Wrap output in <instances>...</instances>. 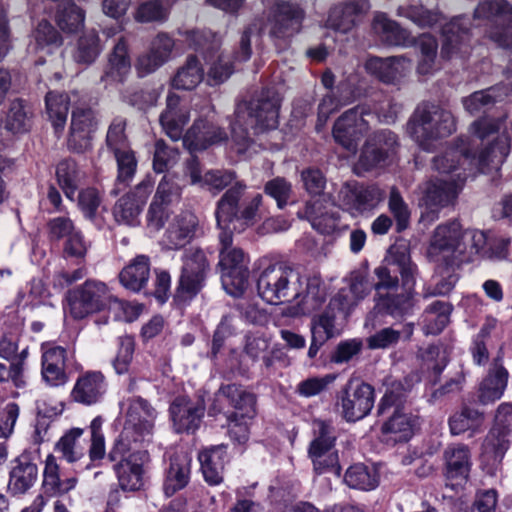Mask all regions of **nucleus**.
<instances>
[{
  "mask_svg": "<svg viewBox=\"0 0 512 512\" xmlns=\"http://www.w3.org/2000/svg\"><path fill=\"white\" fill-rule=\"evenodd\" d=\"M471 146L470 142L460 139L456 147L434 157L433 168L449 177L429 180L423 185L422 202L431 213V220L438 218L440 209L454 205L469 175L503 163L510 151V139L505 134L498 135L478 155L472 152Z\"/></svg>",
  "mask_w": 512,
  "mask_h": 512,
  "instance_id": "nucleus-1",
  "label": "nucleus"
},
{
  "mask_svg": "<svg viewBox=\"0 0 512 512\" xmlns=\"http://www.w3.org/2000/svg\"><path fill=\"white\" fill-rule=\"evenodd\" d=\"M244 186L238 184L221 196L216 203L215 218L222 232L219 235V263L223 287L228 293L241 292L248 279V268L242 249L234 247L233 232L241 233L253 226L260 216L262 195L253 196L250 201L240 207V198Z\"/></svg>",
  "mask_w": 512,
  "mask_h": 512,
  "instance_id": "nucleus-2",
  "label": "nucleus"
},
{
  "mask_svg": "<svg viewBox=\"0 0 512 512\" xmlns=\"http://www.w3.org/2000/svg\"><path fill=\"white\" fill-rule=\"evenodd\" d=\"M487 235L479 230H462L457 221L440 224L434 230L428 248V256L436 264L460 267L474 261Z\"/></svg>",
  "mask_w": 512,
  "mask_h": 512,
  "instance_id": "nucleus-3",
  "label": "nucleus"
},
{
  "mask_svg": "<svg viewBox=\"0 0 512 512\" xmlns=\"http://www.w3.org/2000/svg\"><path fill=\"white\" fill-rule=\"evenodd\" d=\"M279 99L270 91L250 101L237 103L234 120L231 123L232 137L238 144L245 145L251 134L274 129L278 125Z\"/></svg>",
  "mask_w": 512,
  "mask_h": 512,
  "instance_id": "nucleus-4",
  "label": "nucleus"
},
{
  "mask_svg": "<svg viewBox=\"0 0 512 512\" xmlns=\"http://www.w3.org/2000/svg\"><path fill=\"white\" fill-rule=\"evenodd\" d=\"M123 405L127 406L125 424L109 452L110 460H116L119 455L129 451L132 445H142L149 441L157 416L155 408L141 397L128 398Z\"/></svg>",
  "mask_w": 512,
  "mask_h": 512,
  "instance_id": "nucleus-5",
  "label": "nucleus"
},
{
  "mask_svg": "<svg viewBox=\"0 0 512 512\" xmlns=\"http://www.w3.org/2000/svg\"><path fill=\"white\" fill-rule=\"evenodd\" d=\"M455 130L451 112L432 103L419 104L407 123L408 134L424 149H429L433 141L447 137Z\"/></svg>",
  "mask_w": 512,
  "mask_h": 512,
  "instance_id": "nucleus-6",
  "label": "nucleus"
},
{
  "mask_svg": "<svg viewBox=\"0 0 512 512\" xmlns=\"http://www.w3.org/2000/svg\"><path fill=\"white\" fill-rule=\"evenodd\" d=\"M68 303L70 314L75 319H83L91 313L106 308L114 312L117 319L122 316L119 311L125 313L127 304L114 298L106 284L95 280H87L83 285L69 292Z\"/></svg>",
  "mask_w": 512,
  "mask_h": 512,
  "instance_id": "nucleus-7",
  "label": "nucleus"
},
{
  "mask_svg": "<svg viewBox=\"0 0 512 512\" xmlns=\"http://www.w3.org/2000/svg\"><path fill=\"white\" fill-rule=\"evenodd\" d=\"M257 290L259 296L269 304L290 303L301 296V276L290 267L274 265L260 274Z\"/></svg>",
  "mask_w": 512,
  "mask_h": 512,
  "instance_id": "nucleus-8",
  "label": "nucleus"
},
{
  "mask_svg": "<svg viewBox=\"0 0 512 512\" xmlns=\"http://www.w3.org/2000/svg\"><path fill=\"white\" fill-rule=\"evenodd\" d=\"M378 281L373 285L376 292L381 295L382 290H396L399 286L398 275L402 280V286L410 291L415 285L417 273L416 265L411 261L407 246H391L383 265L374 270Z\"/></svg>",
  "mask_w": 512,
  "mask_h": 512,
  "instance_id": "nucleus-9",
  "label": "nucleus"
},
{
  "mask_svg": "<svg viewBox=\"0 0 512 512\" xmlns=\"http://www.w3.org/2000/svg\"><path fill=\"white\" fill-rule=\"evenodd\" d=\"M314 426L315 438L311 441L308 449L314 472L319 475L332 473L340 476L341 466L338 451L335 448L334 428L322 420L315 421Z\"/></svg>",
  "mask_w": 512,
  "mask_h": 512,
  "instance_id": "nucleus-10",
  "label": "nucleus"
},
{
  "mask_svg": "<svg viewBox=\"0 0 512 512\" xmlns=\"http://www.w3.org/2000/svg\"><path fill=\"white\" fill-rule=\"evenodd\" d=\"M337 406L346 421L361 420L374 406V389L370 384L349 380L337 396Z\"/></svg>",
  "mask_w": 512,
  "mask_h": 512,
  "instance_id": "nucleus-11",
  "label": "nucleus"
},
{
  "mask_svg": "<svg viewBox=\"0 0 512 512\" xmlns=\"http://www.w3.org/2000/svg\"><path fill=\"white\" fill-rule=\"evenodd\" d=\"M183 265L177 289L178 297L191 299L203 288L209 263L203 250L190 247L182 257Z\"/></svg>",
  "mask_w": 512,
  "mask_h": 512,
  "instance_id": "nucleus-12",
  "label": "nucleus"
},
{
  "mask_svg": "<svg viewBox=\"0 0 512 512\" xmlns=\"http://www.w3.org/2000/svg\"><path fill=\"white\" fill-rule=\"evenodd\" d=\"M98 128L95 111L85 100L77 104L71 113V124L67 140L68 149L74 153H85L92 147L93 134Z\"/></svg>",
  "mask_w": 512,
  "mask_h": 512,
  "instance_id": "nucleus-13",
  "label": "nucleus"
},
{
  "mask_svg": "<svg viewBox=\"0 0 512 512\" xmlns=\"http://www.w3.org/2000/svg\"><path fill=\"white\" fill-rule=\"evenodd\" d=\"M365 106H357L344 112L335 122L333 137L347 151L355 153L358 144L369 129Z\"/></svg>",
  "mask_w": 512,
  "mask_h": 512,
  "instance_id": "nucleus-14",
  "label": "nucleus"
},
{
  "mask_svg": "<svg viewBox=\"0 0 512 512\" xmlns=\"http://www.w3.org/2000/svg\"><path fill=\"white\" fill-rule=\"evenodd\" d=\"M181 196V187L176 182V176L166 174L158 184L156 193L147 211V225L159 231L170 216V206Z\"/></svg>",
  "mask_w": 512,
  "mask_h": 512,
  "instance_id": "nucleus-15",
  "label": "nucleus"
},
{
  "mask_svg": "<svg viewBox=\"0 0 512 512\" xmlns=\"http://www.w3.org/2000/svg\"><path fill=\"white\" fill-rule=\"evenodd\" d=\"M149 460L148 452L141 445H132L129 451L119 455L114 466L120 487L125 491L140 490L143 482V466Z\"/></svg>",
  "mask_w": 512,
  "mask_h": 512,
  "instance_id": "nucleus-16",
  "label": "nucleus"
},
{
  "mask_svg": "<svg viewBox=\"0 0 512 512\" xmlns=\"http://www.w3.org/2000/svg\"><path fill=\"white\" fill-rule=\"evenodd\" d=\"M510 416H512V403H502L499 405L495 416L496 423L483 443L482 457L485 461L497 464L508 450L511 430L506 420Z\"/></svg>",
  "mask_w": 512,
  "mask_h": 512,
  "instance_id": "nucleus-17",
  "label": "nucleus"
},
{
  "mask_svg": "<svg viewBox=\"0 0 512 512\" xmlns=\"http://www.w3.org/2000/svg\"><path fill=\"white\" fill-rule=\"evenodd\" d=\"M304 17L305 13L299 5L290 1L276 0L268 16L270 35L285 38L298 33Z\"/></svg>",
  "mask_w": 512,
  "mask_h": 512,
  "instance_id": "nucleus-18",
  "label": "nucleus"
},
{
  "mask_svg": "<svg viewBox=\"0 0 512 512\" xmlns=\"http://www.w3.org/2000/svg\"><path fill=\"white\" fill-rule=\"evenodd\" d=\"M151 192V181L144 180L137 185L132 192L119 198L113 208L115 220L120 224L136 225L143 206Z\"/></svg>",
  "mask_w": 512,
  "mask_h": 512,
  "instance_id": "nucleus-19",
  "label": "nucleus"
},
{
  "mask_svg": "<svg viewBox=\"0 0 512 512\" xmlns=\"http://www.w3.org/2000/svg\"><path fill=\"white\" fill-rule=\"evenodd\" d=\"M200 229L199 218L194 212L181 211L170 222L163 243L168 249H180L191 242Z\"/></svg>",
  "mask_w": 512,
  "mask_h": 512,
  "instance_id": "nucleus-20",
  "label": "nucleus"
},
{
  "mask_svg": "<svg viewBox=\"0 0 512 512\" xmlns=\"http://www.w3.org/2000/svg\"><path fill=\"white\" fill-rule=\"evenodd\" d=\"M396 144L397 139L393 132L384 130L376 133L365 143L359 158V166L364 170L379 166L394 152Z\"/></svg>",
  "mask_w": 512,
  "mask_h": 512,
  "instance_id": "nucleus-21",
  "label": "nucleus"
},
{
  "mask_svg": "<svg viewBox=\"0 0 512 512\" xmlns=\"http://www.w3.org/2000/svg\"><path fill=\"white\" fill-rule=\"evenodd\" d=\"M410 68L411 62L405 56H371L365 62L366 71L385 84L398 83Z\"/></svg>",
  "mask_w": 512,
  "mask_h": 512,
  "instance_id": "nucleus-22",
  "label": "nucleus"
},
{
  "mask_svg": "<svg viewBox=\"0 0 512 512\" xmlns=\"http://www.w3.org/2000/svg\"><path fill=\"white\" fill-rule=\"evenodd\" d=\"M340 194L343 205L353 215L371 212L384 199V192L377 185L354 188L346 186Z\"/></svg>",
  "mask_w": 512,
  "mask_h": 512,
  "instance_id": "nucleus-23",
  "label": "nucleus"
},
{
  "mask_svg": "<svg viewBox=\"0 0 512 512\" xmlns=\"http://www.w3.org/2000/svg\"><path fill=\"white\" fill-rule=\"evenodd\" d=\"M106 389V379L102 372L86 371L76 379L71 398L76 403L91 406L103 398Z\"/></svg>",
  "mask_w": 512,
  "mask_h": 512,
  "instance_id": "nucleus-24",
  "label": "nucleus"
},
{
  "mask_svg": "<svg viewBox=\"0 0 512 512\" xmlns=\"http://www.w3.org/2000/svg\"><path fill=\"white\" fill-rule=\"evenodd\" d=\"M66 361L67 352L63 347L42 346L41 375L46 384L58 387L68 381Z\"/></svg>",
  "mask_w": 512,
  "mask_h": 512,
  "instance_id": "nucleus-25",
  "label": "nucleus"
},
{
  "mask_svg": "<svg viewBox=\"0 0 512 512\" xmlns=\"http://www.w3.org/2000/svg\"><path fill=\"white\" fill-rule=\"evenodd\" d=\"M228 139L227 133L206 119H197L185 133L183 144L190 150H204Z\"/></svg>",
  "mask_w": 512,
  "mask_h": 512,
  "instance_id": "nucleus-26",
  "label": "nucleus"
},
{
  "mask_svg": "<svg viewBox=\"0 0 512 512\" xmlns=\"http://www.w3.org/2000/svg\"><path fill=\"white\" fill-rule=\"evenodd\" d=\"M170 414L177 433L194 432L200 426L204 407L187 398L179 397L171 404Z\"/></svg>",
  "mask_w": 512,
  "mask_h": 512,
  "instance_id": "nucleus-27",
  "label": "nucleus"
},
{
  "mask_svg": "<svg viewBox=\"0 0 512 512\" xmlns=\"http://www.w3.org/2000/svg\"><path fill=\"white\" fill-rule=\"evenodd\" d=\"M10 472L8 489L14 495L24 494L36 482L38 477L37 464L31 452L24 451L14 461Z\"/></svg>",
  "mask_w": 512,
  "mask_h": 512,
  "instance_id": "nucleus-28",
  "label": "nucleus"
},
{
  "mask_svg": "<svg viewBox=\"0 0 512 512\" xmlns=\"http://www.w3.org/2000/svg\"><path fill=\"white\" fill-rule=\"evenodd\" d=\"M189 112L180 107V97L169 93L166 98V108L160 115V124L165 134L173 141L184 138L183 129L189 121Z\"/></svg>",
  "mask_w": 512,
  "mask_h": 512,
  "instance_id": "nucleus-29",
  "label": "nucleus"
},
{
  "mask_svg": "<svg viewBox=\"0 0 512 512\" xmlns=\"http://www.w3.org/2000/svg\"><path fill=\"white\" fill-rule=\"evenodd\" d=\"M131 70V60L126 41L121 38L108 54L107 63L104 66L101 82L106 85L120 83L125 80Z\"/></svg>",
  "mask_w": 512,
  "mask_h": 512,
  "instance_id": "nucleus-30",
  "label": "nucleus"
},
{
  "mask_svg": "<svg viewBox=\"0 0 512 512\" xmlns=\"http://www.w3.org/2000/svg\"><path fill=\"white\" fill-rule=\"evenodd\" d=\"M191 461V456L183 451L176 452L170 457L163 484V490L167 496H172L186 487L190 480Z\"/></svg>",
  "mask_w": 512,
  "mask_h": 512,
  "instance_id": "nucleus-31",
  "label": "nucleus"
},
{
  "mask_svg": "<svg viewBox=\"0 0 512 512\" xmlns=\"http://www.w3.org/2000/svg\"><path fill=\"white\" fill-rule=\"evenodd\" d=\"M81 101L77 92H72L70 95L55 91L47 93L45 97L46 112L56 132L64 130L69 106L72 104L74 108Z\"/></svg>",
  "mask_w": 512,
  "mask_h": 512,
  "instance_id": "nucleus-32",
  "label": "nucleus"
},
{
  "mask_svg": "<svg viewBox=\"0 0 512 512\" xmlns=\"http://www.w3.org/2000/svg\"><path fill=\"white\" fill-rule=\"evenodd\" d=\"M368 9L365 1H352L334 6L327 19V26L336 31L346 33L355 25L358 16Z\"/></svg>",
  "mask_w": 512,
  "mask_h": 512,
  "instance_id": "nucleus-33",
  "label": "nucleus"
},
{
  "mask_svg": "<svg viewBox=\"0 0 512 512\" xmlns=\"http://www.w3.org/2000/svg\"><path fill=\"white\" fill-rule=\"evenodd\" d=\"M221 397L227 399L229 404L235 410L228 415H237V417H240L241 419H252L255 416V396L241 386L230 384L221 387L217 394V400Z\"/></svg>",
  "mask_w": 512,
  "mask_h": 512,
  "instance_id": "nucleus-34",
  "label": "nucleus"
},
{
  "mask_svg": "<svg viewBox=\"0 0 512 512\" xmlns=\"http://www.w3.org/2000/svg\"><path fill=\"white\" fill-rule=\"evenodd\" d=\"M417 425V417L396 408L393 415L382 425V433L387 441L404 442L408 441Z\"/></svg>",
  "mask_w": 512,
  "mask_h": 512,
  "instance_id": "nucleus-35",
  "label": "nucleus"
},
{
  "mask_svg": "<svg viewBox=\"0 0 512 512\" xmlns=\"http://www.w3.org/2000/svg\"><path fill=\"white\" fill-rule=\"evenodd\" d=\"M508 372L496 359L489 370L487 377L479 388L478 399L481 404H489L500 399L507 385Z\"/></svg>",
  "mask_w": 512,
  "mask_h": 512,
  "instance_id": "nucleus-36",
  "label": "nucleus"
},
{
  "mask_svg": "<svg viewBox=\"0 0 512 512\" xmlns=\"http://www.w3.org/2000/svg\"><path fill=\"white\" fill-rule=\"evenodd\" d=\"M204 479L210 485H218L223 480L224 465L227 462L226 447L215 446L199 454Z\"/></svg>",
  "mask_w": 512,
  "mask_h": 512,
  "instance_id": "nucleus-37",
  "label": "nucleus"
},
{
  "mask_svg": "<svg viewBox=\"0 0 512 512\" xmlns=\"http://www.w3.org/2000/svg\"><path fill=\"white\" fill-rule=\"evenodd\" d=\"M326 299V291L318 278L307 281L306 288H301V296L294 300L296 304L288 309L287 314L298 316L308 314L318 309Z\"/></svg>",
  "mask_w": 512,
  "mask_h": 512,
  "instance_id": "nucleus-38",
  "label": "nucleus"
},
{
  "mask_svg": "<svg viewBox=\"0 0 512 512\" xmlns=\"http://www.w3.org/2000/svg\"><path fill=\"white\" fill-rule=\"evenodd\" d=\"M373 28L375 32L381 36L383 41L389 45L410 46L414 44L410 33L383 13H379L375 16Z\"/></svg>",
  "mask_w": 512,
  "mask_h": 512,
  "instance_id": "nucleus-39",
  "label": "nucleus"
},
{
  "mask_svg": "<svg viewBox=\"0 0 512 512\" xmlns=\"http://www.w3.org/2000/svg\"><path fill=\"white\" fill-rule=\"evenodd\" d=\"M452 310V304L446 301L436 300L429 304L421 316L424 333L436 335L442 332L450 321Z\"/></svg>",
  "mask_w": 512,
  "mask_h": 512,
  "instance_id": "nucleus-40",
  "label": "nucleus"
},
{
  "mask_svg": "<svg viewBox=\"0 0 512 512\" xmlns=\"http://www.w3.org/2000/svg\"><path fill=\"white\" fill-rule=\"evenodd\" d=\"M150 275L149 258L139 255L119 274L121 284L134 292L140 291L147 283Z\"/></svg>",
  "mask_w": 512,
  "mask_h": 512,
  "instance_id": "nucleus-41",
  "label": "nucleus"
},
{
  "mask_svg": "<svg viewBox=\"0 0 512 512\" xmlns=\"http://www.w3.org/2000/svg\"><path fill=\"white\" fill-rule=\"evenodd\" d=\"M443 37L442 57L450 58L460 53L468 41V28L463 23V19L456 18L446 25L443 29Z\"/></svg>",
  "mask_w": 512,
  "mask_h": 512,
  "instance_id": "nucleus-42",
  "label": "nucleus"
},
{
  "mask_svg": "<svg viewBox=\"0 0 512 512\" xmlns=\"http://www.w3.org/2000/svg\"><path fill=\"white\" fill-rule=\"evenodd\" d=\"M444 458L449 478H467L470 470V454L467 446L449 445L445 449Z\"/></svg>",
  "mask_w": 512,
  "mask_h": 512,
  "instance_id": "nucleus-43",
  "label": "nucleus"
},
{
  "mask_svg": "<svg viewBox=\"0 0 512 512\" xmlns=\"http://www.w3.org/2000/svg\"><path fill=\"white\" fill-rule=\"evenodd\" d=\"M76 485V479L66 478L62 480L59 474V466L54 455H48L45 460L43 472V487L52 495L64 494L72 490Z\"/></svg>",
  "mask_w": 512,
  "mask_h": 512,
  "instance_id": "nucleus-44",
  "label": "nucleus"
},
{
  "mask_svg": "<svg viewBox=\"0 0 512 512\" xmlns=\"http://www.w3.org/2000/svg\"><path fill=\"white\" fill-rule=\"evenodd\" d=\"M56 177L65 196L72 200L83 178L77 163L72 159L60 161L56 167Z\"/></svg>",
  "mask_w": 512,
  "mask_h": 512,
  "instance_id": "nucleus-45",
  "label": "nucleus"
},
{
  "mask_svg": "<svg viewBox=\"0 0 512 512\" xmlns=\"http://www.w3.org/2000/svg\"><path fill=\"white\" fill-rule=\"evenodd\" d=\"M238 184L244 186V190L240 198V207L243 209L244 205L250 201L244 200L247 185L243 181L237 180L236 174L233 171L211 170L206 172L203 176V186H207L209 190H215L219 192L223 189H226L222 196H224L230 189H233Z\"/></svg>",
  "mask_w": 512,
  "mask_h": 512,
  "instance_id": "nucleus-46",
  "label": "nucleus"
},
{
  "mask_svg": "<svg viewBox=\"0 0 512 512\" xmlns=\"http://www.w3.org/2000/svg\"><path fill=\"white\" fill-rule=\"evenodd\" d=\"M344 320H346V317L328 304L320 315L312 319L311 332H315L329 340L340 334L341 329L339 326Z\"/></svg>",
  "mask_w": 512,
  "mask_h": 512,
  "instance_id": "nucleus-47",
  "label": "nucleus"
},
{
  "mask_svg": "<svg viewBox=\"0 0 512 512\" xmlns=\"http://www.w3.org/2000/svg\"><path fill=\"white\" fill-rule=\"evenodd\" d=\"M204 76L203 68L195 56H189L185 63L177 70L172 79V86L176 89H194Z\"/></svg>",
  "mask_w": 512,
  "mask_h": 512,
  "instance_id": "nucleus-48",
  "label": "nucleus"
},
{
  "mask_svg": "<svg viewBox=\"0 0 512 512\" xmlns=\"http://www.w3.org/2000/svg\"><path fill=\"white\" fill-rule=\"evenodd\" d=\"M3 123L12 134L25 133L31 127V112L22 100L15 99L10 103Z\"/></svg>",
  "mask_w": 512,
  "mask_h": 512,
  "instance_id": "nucleus-49",
  "label": "nucleus"
},
{
  "mask_svg": "<svg viewBox=\"0 0 512 512\" xmlns=\"http://www.w3.org/2000/svg\"><path fill=\"white\" fill-rule=\"evenodd\" d=\"M344 480L351 488L369 491L378 486L379 475L374 468L359 463L348 468Z\"/></svg>",
  "mask_w": 512,
  "mask_h": 512,
  "instance_id": "nucleus-50",
  "label": "nucleus"
},
{
  "mask_svg": "<svg viewBox=\"0 0 512 512\" xmlns=\"http://www.w3.org/2000/svg\"><path fill=\"white\" fill-rule=\"evenodd\" d=\"M101 50L98 34L94 30H89L79 38L74 59L77 63L88 65L97 59Z\"/></svg>",
  "mask_w": 512,
  "mask_h": 512,
  "instance_id": "nucleus-51",
  "label": "nucleus"
},
{
  "mask_svg": "<svg viewBox=\"0 0 512 512\" xmlns=\"http://www.w3.org/2000/svg\"><path fill=\"white\" fill-rule=\"evenodd\" d=\"M483 413L470 407H463L449 420L450 431L454 435L462 434L468 430L476 431L483 423Z\"/></svg>",
  "mask_w": 512,
  "mask_h": 512,
  "instance_id": "nucleus-52",
  "label": "nucleus"
},
{
  "mask_svg": "<svg viewBox=\"0 0 512 512\" xmlns=\"http://www.w3.org/2000/svg\"><path fill=\"white\" fill-rule=\"evenodd\" d=\"M275 349H270V341L263 335H252L246 338L245 353L253 360L262 359L266 368L274 364Z\"/></svg>",
  "mask_w": 512,
  "mask_h": 512,
  "instance_id": "nucleus-53",
  "label": "nucleus"
},
{
  "mask_svg": "<svg viewBox=\"0 0 512 512\" xmlns=\"http://www.w3.org/2000/svg\"><path fill=\"white\" fill-rule=\"evenodd\" d=\"M56 21L61 30L75 32L84 22V12L74 3L63 1L58 6Z\"/></svg>",
  "mask_w": 512,
  "mask_h": 512,
  "instance_id": "nucleus-54",
  "label": "nucleus"
},
{
  "mask_svg": "<svg viewBox=\"0 0 512 512\" xmlns=\"http://www.w3.org/2000/svg\"><path fill=\"white\" fill-rule=\"evenodd\" d=\"M82 434V429L72 428L56 443V451L69 463L79 461L84 455L83 449L79 445V439Z\"/></svg>",
  "mask_w": 512,
  "mask_h": 512,
  "instance_id": "nucleus-55",
  "label": "nucleus"
},
{
  "mask_svg": "<svg viewBox=\"0 0 512 512\" xmlns=\"http://www.w3.org/2000/svg\"><path fill=\"white\" fill-rule=\"evenodd\" d=\"M496 324L497 321L495 319L488 318L479 333L473 339L470 351L473 361L477 365H483L489 359L488 342L490 340L491 332L495 329Z\"/></svg>",
  "mask_w": 512,
  "mask_h": 512,
  "instance_id": "nucleus-56",
  "label": "nucleus"
},
{
  "mask_svg": "<svg viewBox=\"0 0 512 512\" xmlns=\"http://www.w3.org/2000/svg\"><path fill=\"white\" fill-rule=\"evenodd\" d=\"M126 120L122 117L113 119L108 127L105 144L112 154L123 152L130 147L129 140L125 133Z\"/></svg>",
  "mask_w": 512,
  "mask_h": 512,
  "instance_id": "nucleus-57",
  "label": "nucleus"
},
{
  "mask_svg": "<svg viewBox=\"0 0 512 512\" xmlns=\"http://www.w3.org/2000/svg\"><path fill=\"white\" fill-rule=\"evenodd\" d=\"M398 15L409 19L420 28L432 27L441 19L440 13L426 9L422 5L399 7Z\"/></svg>",
  "mask_w": 512,
  "mask_h": 512,
  "instance_id": "nucleus-58",
  "label": "nucleus"
},
{
  "mask_svg": "<svg viewBox=\"0 0 512 512\" xmlns=\"http://www.w3.org/2000/svg\"><path fill=\"white\" fill-rule=\"evenodd\" d=\"M388 209L396 221L398 232L405 230L410 223L411 211L408 204L403 199L399 190L393 186L390 189L388 197Z\"/></svg>",
  "mask_w": 512,
  "mask_h": 512,
  "instance_id": "nucleus-59",
  "label": "nucleus"
},
{
  "mask_svg": "<svg viewBox=\"0 0 512 512\" xmlns=\"http://www.w3.org/2000/svg\"><path fill=\"white\" fill-rule=\"evenodd\" d=\"M474 15L476 18L491 19L504 24L512 16V7L506 0H487L478 5Z\"/></svg>",
  "mask_w": 512,
  "mask_h": 512,
  "instance_id": "nucleus-60",
  "label": "nucleus"
},
{
  "mask_svg": "<svg viewBox=\"0 0 512 512\" xmlns=\"http://www.w3.org/2000/svg\"><path fill=\"white\" fill-rule=\"evenodd\" d=\"M375 307L383 313L397 317L401 316L412 308L411 297L409 294L380 295Z\"/></svg>",
  "mask_w": 512,
  "mask_h": 512,
  "instance_id": "nucleus-61",
  "label": "nucleus"
},
{
  "mask_svg": "<svg viewBox=\"0 0 512 512\" xmlns=\"http://www.w3.org/2000/svg\"><path fill=\"white\" fill-rule=\"evenodd\" d=\"M347 87L346 83H340L337 86V93H339V96L335 95L333 92H328L323 96L318 105V129L326 123L330 114L336 111L339 106L343 105L349 99L348 96L342 95L346 92Z\"/></svg>",
  "mask_w": 512,
  "mask_h": 512,
  "instance_id": "nucleus-62",
  "label": "nucleus"
},
{
  "mask_svg": "<svg viewBox=\"0 0 512 512\" xmlns=\"http://www.w3.org/2000/svg\"><path fill=\"white\" fill-rule=\"evenodd\" d=\"M168 7L164 0H148L141 3L135 13V20L142 23L162 22L167 19Z\"/></svg>",
  "mask_w": 512,
  "mask_h": 512,
  "instance_id": "nucleus-63",
  "label": "nucleus"
},
{
  "mask_svg": "<svg viewBox=\"0 0 512 512\" xmlns=\"http://www.w3.org/2000/svg\"><path fill=\"white\" fill-rule=\"evenodd\" d=\"M191 47L203 52H215L220 47V38L210 30H191L186 32Z\"/></svg>",
  "mask_w": 512,
  "mask_h": 512,
  "instance_id": "nucleus-64",
  "label": "nucleus"
}]
</instances>
